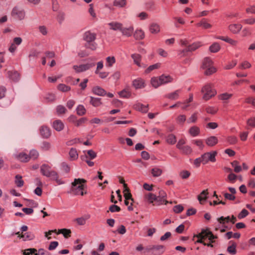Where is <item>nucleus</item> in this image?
<instances>
[{"mask_svg": "<svg viewBox=\"0 0 255 255\" xmlns=\"http://www.w3.org/2000/svg\"><path fill=\"white\" fill-rule=\"evenodd\" d=\"M86 182V180L84 179H75L74 182L72 183L71 193L75 195H81L83 196L86 194L87 192L84 191L85 187L84 183Z\"/></svg>", "mask_w": 255, "mask_h": 255, "instance_id": "f257e3e1", "label": "nucleus"}, {"mask_svg": "<svg viewBox=\"0 0 255 255\" xmlns=\"http://www.w3.org/2000/svg\"><path fill=\"white\" fill-rule=\"evenodd\" d=\"M201 68L204 70L206 75H210L216 71V68L213 66V62L209 57H205L202 62Z\"/></svg>", "mask_w": 255, "mask_h": 255, "instance_id": "f03ea898", "label": "nucleus"}, {"mask_svg": "<svg viewBox=\"0 0 255 255\" xmlns=\"http://www.w3.org/2000/svg\"><path fill=\"white\" fill-rule=\"evenodd\" d=\"M145 199L154 206H159L163 203L166 205L169 202L166 200L158 199V198L155 195L148 193L145 195Z\"/></svg>", "mask_w": 255, "mask_h": 255, "instance_id": "7ed1b4c3", "label": "nucleus"}, {"mask_svg": "<svg viewBox=\"0 0 255 255\" xmlns=\"http://www.w3.org/2000/svg\"><path fill=\"white\" fill-rule=\"evenodd\" d=\"M201 93L203 94V99L207 101L216 94V91L212 88L210 84L205 85L201 90Z\"/></svg>", "mask_w": 255, "mask_h": 255, "instance_id": "20e7f679", "label": "nucleus"}, {"mask_svg": "<svg viewBox=\"0 0 255 255\" xmlns=\"http://www.w3.org/2000/svg\"><path fill=\"white\" fill-rule=\"evenodd\" d=\"M145 252L151 255H160L164 252V246L162 245H149L145 248Z\"/></svg>", "mask_w": 255, "mask_h": 255, "instance_id": "39448f33", "label": "nucleus"}, {"mask_svg": "<svg viewBox=\"0 0 255 255\" xmlns=\"http://www.w3.org/2000/svg\"><path fill=\"white\" fill-rule=\"evenodd\" d=\"M40 171L42 174L47 177L52 178L53 177H56L57 172L51 169L49 165L44 164L40 167Z\"/></svg>", "mask_w": 255, "mask_h": 255, "instance_id": "423d86ee", "label": "nucleus"}, {"mask_svg": "<svg viewBox=\"0 0 255 255\" xmlns=\"http://www.w3.org/2000/svg\"><path fill=\"white\" fill-rule=\"evenodd\" d=\"M217 153L216 151H213L212 152H206L201 156L202 159V163L205 164L208 161L215 162L216 161L215 156Z\"/></svg>", "mask_w": 255, "mask_h": 255, "instance_id": "0eeeda50", "label": "nucleus"}, {"mask_svg": "<svg viewBox=\"0 0 255 255\" xmlns=\"http://www.w3.org/2000/svg\"><path fill=\"white\" fill-rule=\"evenodd\" d=\"M11 14L14 18L18 20L23 19L25 16L24 10L17 7H15L12 9Z\"/></svg>", "mask_w": 255, "mask_h": 255, "instance_id": "6e6552de", "label": "nucleus"}, {"mask_svg": "<svg viewBox=\"0 0 255 255\" xmlns=\"http://www.w3.org/2000/svg\"><path fill=\"white\" fill-rule=\"evenodd\" d=\"M94 66L95 64L94 63H87L85 64H81L79 66L74 65L73 66V69L77 73H80L89 70Z\"/></svg>", "mask_w": 255, "mask_h": 255, "instance_id": "1a4fd4ad", "label": "nucleus"}, {"mask_svg": "<svg viewBox=\"0 0 255 255\" xmlns=\"http://www.w3.org/2000/svg\"><path fill=\"white\" fill-rule=\"evenodd\" d=\"M196 237L197 238H208V239L210 241H211L212 243L214 242L213 240L217 238V237L214 236L212 232L205 230H202L200 233L196 236Z\"/></svg>", "mask_w": 255, "mask_h": 255, "instance_id": "9d476101", "label": "nucleus"}, {"mask_svg": "<svg viewBox=\"0 0 255 255\" xmlns=\"http://www.w3.org/2000/svg\"><path fill=\"white\" fill-rule=\"evenodd\" d=\"M150 32L153 34H156L160 31V25L156 22H152L149 25Z\"/></svg>", "mask_w": 255, "mask_h": 255, "instance_id": "9b49d317", "label": "nucleus"}, {"mask_svg": "<svg viewBox=\"0 0 255 255\" xmlns=\"http://www.w3.org/2000/svg\"><path fill=\"white\" fill-rule=\"evenodd\" d=\"M108 24L110 26V28L113 30H119L121 31L123 27V24L117 21H113L109 23Z\"/></svg>", "mask_w": 255, "mask_h": 255, "instance_id": "f8f14e48", "label": "nucleus"}, {"mask_svg": "<svg viewBox=\"0 0 255 255\" xmlns=\"http://www.w3.org/2000/svg\"><path fill=\"white\" fill-rule=\"evenodd\" d=\"M53 128L57 131H60L64 128V124L60 120H55L52 125Z\"/></svg>", "mask_w": 255, "mask_h": 255, "instance_id": "ddd939ff", "label": "nucleus"}, {"mask_svg": "<svg viewBox=\"0 0 255 255\" xmlns=\"http://www.w3.org/2000/svg\"><path fill=\"white\" fill-rule=\"evenodd\" d=\"M133 35L136 40H142L145 37V33L143 30L138 28L135 30Z\"/></svg>", "mask_w": 255, "mask_h": 255, "instance_id": "4468645a", "label": "nucleus"}, {"mask_svg": "<svg viewBox=\"0 0 255 255\" xmlns=\"http://www.w3.org/2000/svg\"><path fill=\"white\" fill-rule=\"evenodd\" d=\"M84 39L87 43L93 42L96 39V34L90 31H87L84 34Z\"/></svg>", "mask_w": 255, "mask_h": 255, "instance_id": "2eb2a0df", "label": "nucleus"}, {"mask_svg": "<svg viewBox=\"0 0 255 255\" xmlns=\"http://www.w3.org/2000/svg\"><path fill=\"white\" fill-rule=\"evenodd\" d=\"M124 197L125 198V200H130L132 201V202L130 203V205L128 207V209L129 211H131L133 210V208L131 207L132 205V202L133 201V199L132 198L131 194L129 192V190L127 188H125L124 190Z\"/></svg>", "mask_w": 255, "mask_h": 255, "instance_id": "dca6fc26", "label": "nucleus"}, {"mask_svg": "<svg viewBox=\"0 0 255 255\" xmlns=\"http://www.w3.org/2000/svg\"><path fill=\"white\" fill-rule=\"evenodd\" d=\"M242 28V25L240 24H231L229 26L230 31L234 34L238 33Z\"/></svg>", "mask_w": 255, "mask_h": 255, "instance_id": "f3484780", "label": "nucleus"}, {"mask_svg": "<svg viewBox=\"0 0 255 255\" xmlns=\"http://www.w3.org/2000/svg\"><path fill=\"white\" fill-rule=\"evenodd\" d=\"M40 132L41 136L44 138H48L51 135L50 130L46 126H42L40 128Z\"/></svg>", "mask_w": 255, "mask_h": 255, "instance_id": "a211bd4d", "label": "nucleus"}, {"mask_svg": "<svg viewBox=\"0 0 255 255\" xmlns=\"http://www.w3.org/2000/svg\"><path fill=\"white\" fill-rule=\"evenodd\" d=\"M209 20L203 18L197 24L198 26H202L204 29H209L212 27V25L209 23Z\"/></svg>", "mask_w": 255, "mask_h": 255, "instance_id": "6ab92c4d", "label": "nucleus"}, {"mask_svg": "<svg viewBox=\"0 0 255 255\" xmlns=\"http://www.w3.org/2000/svg\"><path fill=\"white\" fill-rule=\"evenodd\" d=\"M133 31V27L132 26L129 27H122L121 32L123 35L129 37L131 36Z\"/></svg>", "mask_w": 255, "mask_h": 255, "instance_id": "aec40b11", "label": "nucleus"}, {"mask_svg": "<svg viewBox=\"0 0 255 255\" xmlns=\"http://www.w3.org/2000/svg\"><path fill=\"white\" fill-rule=\"evenodd\" d=\"M133 86L136 89H141L145 87L144 81L142 79H137L134 80L132 82Z\"/></svg>", "mask_w": 255, "mask_h": 255, "instance_id": "412c9836", "label": "nucleus"}, {"mask_svg": "<svg viewBox=\"0 0 255 255\" xmlns=\"http://www.w3.org/2000/svg\"><path fill=\"white\" fill-rule=\"evenodd\" d=\"M131 57L132 58V59L133 60L134 63L136 65H137L138 67H145V65H141L140 64V62L141 59V56H140V55H139L138 54L135 53V54H132L131 55Z\"/></svg>", "mask_w": 255, "mask_h": 255, "instance_id": "4be33fe9", "label": "nucleus"}, {"mask_svg": "<svg viewBox=\"0 0 255 255\" xmlns=\"http://www.w3.org/2000/svg\"><path fill=\"white\" fill-rule=\"evenodd\" d=\"M92 91L95 94L100 96H104L107 94L105 90L99 86L94 87Z\"/></svg>", "mask_w": 255, "mask_h": 255, "instance_id": "5701e85b", "label": "nucleus"}, {"mask_svg": "<svg viewBox=\"0 0 255 255\" xmlns=\"http://www.w3.org/2000/svg\"><path fill=\"white\" fill-rule=\"evenodd\" d=\"M135 109L142 113H146L148 111V105H144L141 103H137L134 106Z\"/></svg>", "mask_w": 255, "mask_h": 255, "instance_id": "b1692460", "label": "nucleus"}, {"mask_svg": "<svg viewBox=\"0 0 255 255\" xmlns=\"http://www.w3.org/2000/svg\"><path fill=\"white\" fill-rule=\"evenodd\" d=\"M180 92V90H176L173 92L167 94L165 97L172 100H175L178 98Z\"/></svg>", "mask_w": 255, "mask_h": 255, "instance_id": "393cba45", "label": "nucleus"}, {"mask_svg": "<svg viewBox=\"0 0 255 255\" xmlns=\"http://www.w3.org/2000/svg\"><path fill=\"white\" fill-rule=\"evenodd\" d=\"M202 46V44L200 42H197L189 45L187 48V51L192 52L196 50Z\"/></svg>", "mask_w": 255, "mask_h": 255, "instance_id": "a878e982", "label": "nucleus"}, {"mask_svg": "<svg viewBox=\"0 0 255 255\" xmlns=\"http://www.w3.org/2000/svg\"><path fill=\"white\" fill-rule=\"evenodd\" d=\"M218 142V139L216 136H212L206 140V144L210 146H212L216 144Z\"/></svg>", "mask_w": 255, "mask_h": 255, "instance_id": "bb28decb", "label": "nucleus"}, {"mask_svg": "<svg viewBox=\"0 0 255 255\" xmlns=\"http://www.w3.org/2000/svg\"><path fill=\"white\" fill-rule=\"evenodd\" d=\"M231 244V246H229L227 248V251L229 253L232 255H235L237 253L236 251V244L233 241H230L229 242Z\"/></svg>", "mask_w": 255, "mask_h": 255, "instance_id": "cd10ccee", "label": "nucleus"}, {"mask_svg": "<svg viewBox=\"0 0 255 255\" xmlns=\"http://www.w3.org/2000/svg\"><path fill=\"white\" fill-rule=\"evenodd\" d=\"M208 194V190H203L199 195L198 196V199L201 204H202V201H205L207 198V195Z\"/></svg>", "mask_w": 255, "mask_h": 255, "instance_id": "c85d7f7f", "label": "nucleus"}, {"mask_svg": "<svg viewBox=\"0 0 255 255\" xmlns=\"http://www.w3.org/2000/svg\"><path fill=\"white\" fill-rule=\"evenodd\" d=\"M151 84L152 86L154 87L155 88H157L159 86H160L161 85H162V83L161 82L160 78L157 77H153L151 79Z\"/></svg>", "mask_w": 255, "mask_h": 255, "instance_id": "c756f323", "label": "nucleus"}, {"mask_svg": "<svg viewBox=\"0 0 255 255\" xmlns=\"http://www.w3.org/2000/svg\"><path fill=\"white\" fill-rule=\"evenodd\" d=\"M127 3L126 0H115L113 2V5L115 6L122 8L125 7Z\"/></svg>", "mask_w": 255, "mask_h": 255, "instance_id": "7c9ffc66", "label": "nucleus"}, {"mask_svg": "<svg viewBox=\"0 0 255 255\" xmlns=\"http://www.w3.org/2000/svg\"><path fill=\"white\" fill-rule=\"evenodd\" d=\"M16 158L21 162H27L29 160V156L23 152L20 153L17 155Z\"/></svg>", "mask_w": 255, "mask_h": 255, "instance_id": "2f4dec72", "label": "nucleus"}, {"mask_svg": "<svg viewBox=\"0 0 255 255\" xmlns=\"http://www.w3.org/2000/svg\"><path fill=\"white\" fill-rule=\"evenodd\" d=\"M120 96L122 98H128L131 96V92L128 88H126L119 93Z\"/></svg>", "mask_w": 255, "mask_h": 255, "instance_id": "473e14b6", "label": "nucleus"}, {"mask_svg": "<svg viewBox=\"0 0 255 255\" xmlns=\"http://www.w3.org/2000/svg\"><path fill=\"white\" fill-rule=\"evenodd\" d=\"M220 45L218 43L215 42L210 46L209 50L211 52L216 53L220 50Z\"/></svg>", "mask_w": 255, "mask_h": 255, "instance_id": "72a5a7b5", "label": "nucleus"}, {"mask_svg": "<svg viewBox=\"0 0 255 255\" xmlns=\"http://www.w3.org/2000/svg\"><path fill=\"white\" fill-rule=\"evenodd\" d=\"M159 78L162 84H165L172 81V78L169 76L162 75Z\"/></svg>", "mask_w": 255, "mask_h": 255, "instance_id": "f704fd0d", "label": "nucleus"}, {"mask_svg": "<svg viewBox=\"0 0 255 255\" xmlns=\"http://www.w3.org/2000/svg\"><path fill=\"white\" fill-rule=\"evenodd\" d=\"M65 19V14L62 11H59L56 16V20L58 23L61 24Z\"/></svg>", "mask_w": 255, "mask_h": 255, "instance_id": "c9c22d12", "label": "nucleus"}, {"mask_svg": "<svg viewBox=\"0 0 255 255\" xmlns=\"http://www.w3.org/2000/svg\"><path fill=\"white\" fill-rule=\"evenodd\" d=\"M9 78L14 81H17L19 79V75L16 71L8 72Z\"/></svg>", "mask_w": 255, "mask_h": 255, "instance_id": "e433bc0d", "label": "nucleus"}, {"mask_svg": "<svg viewBox=\"0 0 255 255\" xmlns=\"http://www.w3.org/2000/svg\"><path fill=\"white\" fill-rule=\"evenodd\" d=\"M232 166L234 168V171L236 173H239L242 171V168L239 165L238 161L235 160L231 163Z\"/></svg>", "mask_w": 255, "mask_h": 255, "instance_id": "4c0bfd02", "label": "nucleus"}, {"mask_svg": "<svg viewBox=\"0 0 255 255\" xmlns=\"http://www.w3.org/2000/svg\"><path fill=\"white\" fill-rule=\"evenodd\" d=\"M90 103L94 107H98L101 104V99L90 97Z\"/></svg>", "mask_w": 255, "mask_h": 255, "instance_id": "58836bf2", "label": "nucleus"}, {"mask_svg": "<svg viewBox=\"0 0 255 255\" xmlns=\"http://www.w3.org/2000/svg\"><path fill=\"white\" fill-rule=\"evenodd\" d=\"M151 173L153 176L158 177L162 174V170L158 167H154L151 170Z\"/></svg>", "mask_w": 255, "mask_h": 255, "instance_id": "ea45409f", "label": "nucleus"}, {"mask_svg": "<svg viewBox=\"0 0 255 255\" xmlns=\"http://www.w3.org/2000/svg\"><path fill=\"white\" fill-rule=\"evenodd\" d=\"M200 132V129L196 126L192 127L189 129V133L193 136H196L199 134Z\"/></svg>", "mask_w": 255, "mask_h": 255, "instance_id": "a19ab883", "label": "nucleus"}, {"mask_svg": "<svg viewBox=\"0 0 255 255\" xmlns=\"http://www.w3.org/2000/svg\"><path fill=\"white\" fill-rule=\"evenodd\" d=\"M160 67V64L158 63L150 65L145 70V73L148 74L154 70L158 69Z\"/></svg>", "mask_w": 255, "mask_h": 255, "instance_id": "79ce46f5", "label": "nucleus"}, {"mask_svg": "<svg viewBox=\"0 0 255 255\" xmlns=\"http://www.w3.org/2000/svg\"><path fill=\"white\" fill-rule=\"evenodd\" d=\"M116 59L114 56L112 57H108L106 58V65L107 67H110L113 66V65L115 63Z\"/></svg>", "mask_w": 255, "mask_h": 255, "instance_id": "37998d69", "label": "nucleus"}, {"mask_svg": "<svg viewBox=\"0 0 255 255\" xmlns=\"http://www.w3.org/2000/svg\"><path fill=\"white\" fill-rule=\"evenodd\" d=\"M71 233V232L70 230L67 229H62L59 230L58 232L57 233L58 234H62L64 237L66 238H68V237H70Z\"/></svg>", "mask_w": 255, "mask_h": 255, "instance_id": "c03bdc74", "label": "nucleus"}, {"mask_svg": "<svg viewBox=\"0 0 255 255\" xmlns=\"http://www.w3.org/2000/svg\"><path fill=\"white\" fill-rule=\"evenodd\" d=\"M23 255H30L33 254L34 255H38L37 251L35 249L30 248L24 250L23 253Z\"/></svg>", "mask_w": 255, "mask_h": 255, "instance_id": "a18cd8bd", "label": "nucleus"}, {"mask_svg": "<svg viewBox=\"0 0 255 255\" xmlns=\"http://www.w3.org/2000/svg\"><path fill=\"white\" fill-rule=\"evenodd\" d=\"M186 120V117L184 115H179L176 119V121L178 124L183 125Z\"/></svg>", "mask_w": 255, "mask_h": 255, "instance_id": "49530a36", "label": "nucleus"}, {"mask_svg": "<svg viewBox=\"0 0 255 255\" xmlns=\"http://www.w3.org/2000/svg\"><path fill=\"white\" fill-rule=\"evenodd\" d=\"M15 183L17 187H20L23 186L24 182L22 179V177L20 175H17L15 176Z\"/></svg>", "mask_w": 255, "mask_h": 255, "instance_id": "de8ad7c7", "label": "nucleus"}, {"mask_svg": "<svg viewBox=\"0 0 255 255\" xmlns=\"http://www.w3.org/2000/svg\"><path fill=\"white\" fill-rule=\"evenodd\" d=\"M166 141L168 143L173 144L176 141V136L173 134H170L167 136Z\"/></svg>", "mask_w": 255, "mask_h": 255, "instance_id": "09e8293b", "label": "nucleus"}, {"mask_svg": "<svg viewBox=\"0 0 255 255\" xmlns=\"http://www.w3.org/2000/svg\"><path fill=\"white\" fill-rule=\"evenodd\" d=\"M77 113L79 116H83L86 113L85 107L81 105H79L77 108Z\"/></svg>", "mask_w": 255, "mask_h": 255, "instance_id": "8fccbe9b", "label": "nucleus"}, {"mask_svg": "<svg viewBox=\"0 0 255 255\" xmlns=\"http://www.w3.org/2000/svg\"><path fill=\"white\" fill-rule=\"evenodd\" d=\"M69 155L72 160H75L78 158V153L76 149L71 148L69 151Z\"/></svg>", "mask_w": 255, "mask_h": 255, "instance_id": "3c124183", "label": "nucleus"}, {"mask_svg": "<svg viewBox=\"0 0 255 255\" xmlns=\"http://www.w3.org/2000/svg\"><path fill=\"white\" fill-rule=\"evenodd\" d=\"M58 89L62 92H65L70 91V87L63 84H60L58 86Z\"/></svg>", "mask_w": 255, "mask_h": 255, "instance_id": "603ef678", "label": "nucleus"}, {"mask_svg": "<svg viewBox=\"0 0 255 255\" xmlns=\"http://www.w3.org/2000/svg\"><path fill=\"white\" fill-rule=\"evenodd\" d=\"M217 220L220 224H224L225 222L228 223L229 222H231V218L230 216H227L226 217L222 216L220 218H218Z\"/></svg>", "mask_w": 255, "mask_h": 255, "instance_id": "864d4df0", "label": "nucleus"}, {"mask_svg": "<svg viewBox=\"0 0 255 255\" xmlns=\"http://www.w3.org/2000/svg\"><path fill=\"white\" fill-rule=\"evenodd\" d=\"M232 96L233 95L232 94L225 93L221 94L220 95L219 98L221 100L226 101L230 99L232 97Z\"/></svg>", "mask_w": 255, "mask_h": 255, "instance_id": "5fc2aeb1", "label": "nucleus"}, {"mask_svg": "<svg viewBox=\"0 0 255 255\" xmlns=\"http://www.w3.org/2000/svg\"><path fill=\"white\" fill-rule=\"evenodd\" d=\"M89 218L90 216H87L86 218H78L76 219V221L77 222V224H78L79 225H84L86 223V220L89 219Z\"/></svg>", "mask_w": 255, "mask_h": 255, "instance_id": "6e6d98bb", "label": "nucleus"}, {"mask_svg": "<svg viewBox=\"0 0 255 255\" xmlns=\"http://www.w3.org/2000/svg\"><path fill=\"white\" fill-rule=\"evenodd\" d=\"M181 152L184 154H189L192 152V149L188 145H184L180 150Z\"/></svg>", "mask_w": 255, "mask_h": 255, "instance_id": "4d7b16f0", "label": "nucleus"}, {"mask_svg": "<svg viewBox=\"0 0 255 255\" xmlns=\"http://www.w3.org/2000/svg\"><path fill=\"white\" fill-rule=\"evenodd\" d=\"M38 155H39V153L37 152V151L33 149V150H31L30 151L29 155H28V156L29 157V159L31 158L33 159H35L37 158V157H38Z\"/></svg>", "mask_w": 255, "mask_h": 255, "instance_id": "13d9d810", "label": "nucleus"}, {"mask_svg": "<svg viewBox=\"0 0 255 255\" xmlns=\"http://www.w3.org/2000/svg\"><path fill=\"white\" fill-rule=\"evenodd\" d=\"M237 176L233 173H231L228 176V179L231 183H234L235 182L237 178Z\"/></svg>", "mask_w": 255, "mask_h": 255, "instance_id": "bf43d9fd", "label": "nucleus"}, {"mask_svg": "<svg viewBox=\"0 0 255 255\" xmlns=\"http://www.w3.org/2000/svg\"><path fill=\"white\" fill-rule=\"evenodd\" d=\"M66 109L62 105H59L56 108V111L58 114H62L66 113Z\"/></svg>", "mask_w": 255, "mask_h": 255, "instance_id": "052dcab7", "label": "nucleus"}, {"mask_svg": "<svg viewBox=\"0 0 255 255\" xmlns=\"http://www.w3.org/2000/svg\"><path fill=\"white\" fill-rule=\"evenodd\" d=\"M96 153L92 150H89L87 151V155L86 157L87 158L89 157L91 159H93L96 157Z\"/></svg>", "mask_w": 255, "mask_h": 255, "instance_id": "680f3d73", "label": "nucleus"}, {"mask_svg": "<svg viewBox=\"0 0 255 255\" xmlns=\"http://www.w3.org/2000/svg\"><path fill=\"white\" fill-rule=\"evenodd\" d=\"M251 67V64L247 61H245L240 65L239 68L242 69L246 68H250Z\"/></svg>", "mask_w": 255, "mask_h": 255, "instance_id": "e2e57ef3", "label": "nucleus"}, {"mask_svg": "<svg viewBox=\"0 0 255 255\" xmlns=\"http://www.w3.org/2000/svg\"><path fill=\"white\" fill-rule=\"evenodd\" d=\"M85 46L88 48H89L92 50H94L96 49L97 45L96 43L93 41L92 42L87 43L85 45Z\"/></svg>", "mask_w": 255, "mask_h": 255, "instance_id": "0e129e2a", "label": "nucleus"}, {"mask_svg": "<svg viewBox=\"0 0 255 255\" xmlns=\"http://www.w3.org/2000/svg\"><path fill=\"white\" fill-rule=\"evenodd\" d=\"M227 141L230 144H234L237 143L238 139L235 136H231L228 137Z\"/></svg>", "mask_w": 255, "mask_h": 255, "instance_id": "69168bd1", "label": "nucleus"}, {"mask_svg": "<svg viewBox=\"0 0 255 255\" xmlns=\"http://www.w3.org/2000/svg\"><path fill=\"white\" fill-rule=\"evenodd\" d=\"M197 119V114L196 113L193 114L188 120L187 123H194L196 122Z\"/></svg>", "mask_w": 255, "mask_h": 255, "instance_id": "338daca9", "label": "nucleus"}, {"mask_svg": "<svg viewBox=\"0 0 255 255\" xmlns=\"http://www.w3.org/2000/svg\"><path fill=\"white\" fill-rule=\"evenodd\" d=\"M247 124L250 127L255 128V117L249 119L247 121Z\"/></svg>", "mask_w": 255, "mask_h": 255, "instance_id": "774afa93", "label": "nucleus"}]
</instances>
